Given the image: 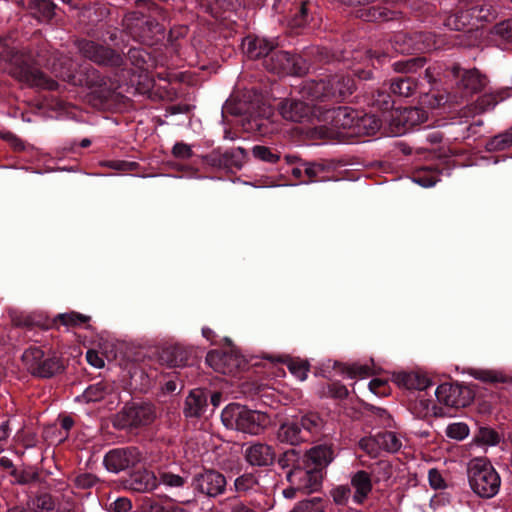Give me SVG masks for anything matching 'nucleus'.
Instances as JSON below:
<instances>
[{"label":"nucleus","instance_id":"bf43d9fd","mask_svg":"<svg viewBox=\"0 0 512 512\" xmlns=\"http://www.w3.org/2000/svg\"><path fill=\"white\" fill-rule=\"evenodd\" d=\"M469 434V428L465 423H452L446 428V435L455 440H463Z\"/></svg>","mask_w":512,"mask_h":512},{"label":"nucleus","instance_id":"c03bdc74","mask_svg":"<svg viewBox=\"0 0 512 512\" xmlns=\"http://www.w3.org/2000/svg\"><path fill=\"white\" fill-rule=\"evenodd\" d=\"M290 512H325V504L321 498L300 501Z\"/></svg>","mask_w":512,"mask_h":512},{"label":"nucleus","instance_id":"79ce46f5","mask_svg":"<svg viewBox=\"0 0 512 512\" xmlns=\"http://www.w3.org/2000/svg\"><path fill=\"white\" fill-rule=\"evenodd\" d=\"M218 505L223 509H229L230 512H257V509L253 504L244 503L236 497H230L219 501Z\"/></svg>","mask_w":512,"mask_h":512},{"label":"nucleus","instance_id":"9d476101","mask_svg":"<svg viewBox=\"0 0 512 512\" xmlns=\"http://www.w3.org/2000/svg\"><path fill=\"white\" fill-rule=\"evenodd\" d=\"M206 362L216 372L228 375L235 374L246 365L244 358L235 351H210Z\"/></svg>","mask_w":512,"mask_h":512},{"label":"nucleus","instance_id":"4d7b16f0","mask_svg":"<svg viewBox=\"0 0 512 512\" xmlns=\"http://www.w3.org/2000/svg\"><path fill=\"white\" fill-rule=\"evenodd\" d=\"M498 103V96L495 94H484L480 96L475 103V112L484 113L493 109Z\"/></svg>","mask_w":512,"mask_h":512},{"label":"nucleus","instance_id":"aec40b11","mask_svg":"<svg viewBox=\"0 0 512 512\" xmlns=\"http://www.w3.org/2000/svg\"><path fill=\"white\" fill-rule=\"evenodd\" d=\"M276 46V41L258 37H248L243 42V49L246 55L251 59H258L261 57H264L265 59L268 58Z\"/></svg>","mask_w":512,"mask_h":512},{"label":"nucleus","instance_id":"5fc2aeb1","mask_svg":"<svg viewBox=\"0 0 512 512\" xmlns=\"http://www.w3.org/2000/svg\"><path fill=\"white\" fill-rule=\"evenodd\" d=\"M372 472L377 481H387L393 475V467L388 461H378L373 465Z\"/></svg>","mask_w":512,"mask_h":512},{"label":"nucleus","instance_id":"f704fd0d","mask_svg":"<svg viewBox=\"0 0 512 512\" xmlns=\"http://www.w3.org/2000/svg\"><path fill=\"white\" fill-rule=\"evenodd\" d=\"M512 146V128L492 137L486 148L488 151H503Z\"/></svg>","mask_w":512,"mask_h":512},{"label":"nucleus","instance_id":"c9c22d12","mask_svg":"<svg viewBox=\"0 0 512 512\" xmlns=\"http://www.w3.org/2000/svg\"><path fill=\"white\" fill-rule=\"evenodd\" d=\"M29 505L35 512H50L55 508V500L49 493H41L33 497Z\"/></svg>","mask_w":512,"mask_h":512},{"label":"nucleus","instance_id":"f03ea898","mask_svg":"<svg viewBox=\"0 0 512 512\" xmlns=\"http://www.w3.org/2000/svg\"><path fill=\"white\" fill-rule=\"evenodd\" d=\"M221 420L228 429L258 435L264 429L266 415L239 404H230L223 409Z\"/></svg>","mask_w":512,"mask_h":512},{"label":"nucleus","instance_id":"9b49d317","mask_svg":"<svg viewBox=\"0 0 512 512\" xmlns=\"http://www.w3.org/2000/svg\"><path fill=\"white\" fill-rule=\"evenodd\" d=\"M321 472L318 469H303L301 467H293L287 473L288 482L296 486V489L303 493H312L317 491L321 486Z\"/></svg>","mask_w":512,"mask_h":512},{"label":"nucleus","instance_id":"b1692460","mask_svg":"<svg viewBox=\"0 0 512 512\" xmlns=\"http://www.w3.org/2000/svg\"><path fill=\"white\" fill-rule=\"evenodd\" d=\"M351 486L354 489L353 502L362 504L372 490L370 475L364 470L357 471L351 477Z\"/></svg>","mask_w":512,"mask_h":512},{"label":"nucleus","instance_id":"a878e982","mask_svg":"<svg viewBox=\"0 0 512 512\" xmlns=\"http://www.w3.org/2000/svg\"><path fill=\"white\" fill-rule=\"evenodd\" d=\"M402 13L400 11L389 10L383 7H369L357 11V17L364 21H392L401 18Z\"/></svg>","mask_w":512,"mask_h":512},{"label":"nucleus","instance_id":"bb28decb","mask_svg":"<svg viewBox=\"0 0 512 512\" xmlns=\"http://www.w3.org/2000/svg\"><path fill=\"white\" fill-rule=\"evenodd\" d=\"M207 404V397L203 390L196 389L190 392L185 400L184 414L186 417H199Z\"/></svg>","mask_w":512,"mask_h":512},{"label":"nucleus","instance_id":"ea45409f","mask_svg":"<svg viewBox=\"0 0 512 512\" xmlns=\"http://www.w3.org/2000/svg\"><path fill=\"white\" fill-rule=\"evenodd\" d=\"M60 323L67 327L81 326L90 320V316L81 314L79 312L70 311L67 313L58 314L56 317Z\"/></svg>","mask_w":512,"mask_h":512},{"label":"nucleus","instance_id":"412c9836","mask_svg":"<svg viewBox=\"0 0 512 512\" xmlns=\"http://www.w3.org/2000/svg\"><path fill=\"white\" fill-rule=\"evenodd\" d=\"M277 439L282 443L298 445L307 441L298 422V417L282 423L277 431Z\"/></svg>","mask_w":512,"mask_h":512},{"label":"nucleus","instance_id":"69168bd1","mask_svg":"<svg viewBox=\"0 0 512 512\" xmlns=\"http://www.w3.org/2000/svg\"><path fill=\"white\" fill-rule=\"evenodd\" d=\"M373 104L380 110L387 111L393 107V100L391 96L384 91H377L373 96Z\"/></svg>","mask_w":512,"mask_h":512},{"label":"nucleus","instance_id":"dca6fc26","mask_svg":"<svg viewBox=\"0 0 512 512\" xmlns=\"http://www.w3.org/2000/svg\"><path fill=\"white\" fill-rule=\"evenodd\" d=\"M279 112L286 120L301 122L312 115L313 108L300 100L285 99L279 105Z\"/></svg>","mask_w":512,"mask_h":512},{"label":"nucleus","instance_id":"3c124183","mask_svg":"<svg viewBox=\"0 0 512 512\" xmlns=\"http://www.w3.org/2000/svg\"><path fill=\"white\" fill-rule=\"evenodd\" d=\"M473 376L475 379L488 383H504L507 381V377L502 372L495 370H476Z\"/></svg>","mask_w":512,"mask_h":512},{"label":"nucleus","instance_id":"c756f323","mask_svg":"<svg viewBox=\"0 0 512 512\" xmlns=\"http://www.w3.org/2000/svg\"><path fill=\"white\" fill-rule=\"evenodd\" d=\"M390 90L400 97H411L418 90V82L411 77H397L390 83Z\"/></svg>","mask_w":512,"mask_h":512},{"label":"nucleus","instance_id":"f257e3e1","mask_svg":"<svg viewBox=\"0 0 512 512\" xmlns=\"http://www.w3.org/2000/svg\"><path fill=\"white\" fill-rule=\"evenodd\" d=\"M467 478L472 491L481 498H492L500 489L501 478L486 458H474L468 462Z\"/></svg>","mask_w":512,"mask_h":512},{"label":"nucleus","instance_id":"6e6d98bb","mask_svg":"<svg viewBox=\"0 0 512 512\" xmlns=\"http://www.w3.org/2000/svg\"><path fill=\"white\" fill-rule=\"evenodd\" d=\"M343 372H345L350 378H366L373 374L370 366L359 363H353L345 366Z\"/></svg>","mask_w":512,"mask_h":512},{"label":"nucleus","instance_id":"4be33fe9","mask_svg":"<svg viewBox=\"0 0 512 512\" xmlns=\"http://www.w3.org/2000/svg\"><path fill=\"white\" fill-rule=\"evenodd\" d=\"M393 381L408 390H425L431 385L430 379L419 372H400L393 375Z\"/></svg>","mask_w":512,"mask_h":512},{"label":"nucleus","instance_id":"09e8293b","mask_svg":"<svg viewBox=\"0 0 512 512\" xmlns=\"http://www.w3.org/2000/svg\"><path fill=\"white\" fill-rule=\"evenodd\" d=\"M107 385L99 382L93 385H90L83 393V398L86 402H96L105 397L107 394Z\"/></svg>","mask_w":512,"mask_h":512},{"label":"nucleus","instance_id":"4468645a","mask_svg":"<svg viewBox=\"0 0 512 512\" xmlns=\"http://www.w3.org/2000/svg\"><path fill=\"white\" fill-rule=\"evenodd\" d=\"M246 156L245 149L238 147L235 149L221 152L220 150H213L205 157L208 164L215 167H237L242 166L243 159Z\"/></svg>","mask_w":512,"mask_h":512},{"label":"nucleus","instance_id":"0eeeda50","mask_svg":"<svg viewBox=\"0 0 512 512\" xmlns=\"http://www.w3.org/2000/svg\"><path fill=\"white\" fill-rule=\"evenodd\" d=\"M10 74L29 86L39 87L47 90H55L58 84L55 80L47 77L42 71L31 67L27 63L16 61L10 69Z\"/></svg>","mask_w":512,"mask_h":512},{"label":"nucleus","instance_id":"e2e57ef3","mask_svg":"<svg viewBox=\"0 0 512 512\" xmlns=\"http://www.w3.org/2000/svg\"><path fill=\"white\" fill-rule=\"evenodd\" d=\"M493 32L505 41H512V19L496 24L493 28Z\"/></svg>","mask_w":512,"mask_h":512},{"label":"nucleus","instance_id":"49530a36","mask_svg":"<svg viewBox=\"0 0 512 512\" xmlns=\"http://www.w3.org/2000/svg\"><path fill=\"white\" fill-rule=\"evenodd\" d=\"M356 126L367 135H374L381 127L380 120L374 115H364L357 120Z\"/></svg>","mask_w":512,"mask_h":512},{"label":"nucleus","instance_id":"72a5a7b5","mask_svg":"<svg viewBox=\"0 0 512 512\" xmlns=\"http://www.w3.org/2000/svg\"><path fill=\"white\" fill-rule=\"evenodd\" d=\"M44 357V352L41 348L31 346L27 348L22 354V362L26 369L34 375L38 366V362Z\"/></svg>","mask_w":512,"mask_h":512},{"label":"nucleus","instance_id":"7ed1b4c3","mask_svg":"<svg viewBox=\"0 0 512 512\" xmlns=\"http://www.w3.org/2000/svg\"><path fill=\"white\" fill-rule=\"evenodd\" d=\"M124 21L130 35L143 44L153 45L163 37L164 29L155 19L133 13Z\"/></svg>","mask_w":512,"mask_h":512},{"label":"nucleus","instance_id":"2eb2a0df","mask_svg":"<svg viewBox=\"0 0 512 512\" xmlns=\"http://www.w3.org/2000/svg\"><path fill=\"white\" fill-rule=\"evenodd\" d=\"M244 457L252 466L265 467L273 464L276 454L270 445L257 442L245 449Z\"/></svg>","mask_w":512,"mask_h":512},{"label":"nucleus","instance_id":"5701e85b","mask_svg":"<svg viewBox=\"0 0 512 512\" xmlns=\"http://www.w3.org/2000/svg\"><path fill=\"white\" fill-rule=\"evenodd\" d=\"M329 87L327 77L318 81L311 80L302 85L300 93L303 98L310 101H327L331 100Z\"/></svg>","mask_w":512,"mask_h":512},{"label":"nucleus","instance_id":"393cba45","mask_svg":"<svg viewBox=\"0 0 512 512\" xmlns=\"http://www.w3.org/2000/svg\"><path fill=\"white\" fill-rule=\"evenodd\" d=\"M306 457L315 466L314 469L321 470L333 461L334 450L332 445L320 444L310 448Z\"/></svg>","mask_w":512,"mask_h":512},{"label":"nucleus","instance_id":"6ab92c4d","mask_svg":"<svg viewBox=\"0 0 512 512\" xmlns=\"http://www.w3.org/2000/svg\"><path fill=\"white\" fill-rule=\"evenodd\" d=\"M158 485V478L154 472L148 470H138L127 480V487L139 493L151 492L155 490Z\"/></svg>","mask_w":512,"mask_h":512},{"label":"nucleus","instance_id":"0e129e2a","mask_svg":"<svg viewBox=\"0 0 512 512\" xmlns=\"http://www.w3.org/2000/svg\"><path fill=\"white\" fill-rule=\"evenodd\" d=\"M467 20L468 17L465 11L461 12L460 14H453L448 16L444 21V25L451 30H461L466 25Z\"/></svg>","mask_w":512,"mask_h":512},{"label":"nucleus","instance_id":"603ef678","mask_svg":"<svg viewBox=\"0 0 512 512\" xmlns=\"http://www.w3.org/2000/svg\"><path fill=\"white\" fill-rule=\"evenodd\" d=\"M287 366L289 371L299 380L303 381L306 379L307 372L309 371V364L307 361L299 359H288Z\"/></svg>","mask_w":512,"mask_h":512},{"label":"nucleus","instance_id":"20e7f679","mask_svg":"<svg viewBox=\"0 0 512 512\" xmlns=\"http://www.w3.org/2000/svg\"><path fill=\"white\" fill-rule=\"evenodd\" d=\"M155 414L148 404H131L124 406L114 417L113 425L117 429L132 430L153 422Z\"/></svg>","mask_w":512,"mask_h":512},{"label":"nucleus","instance_id":"a19ab883","mask_svg":"<svg viewBox=\"0 0 512 512\" xmlns=\"http://www.w3.org/2000/svg\"><path fill=\"white\" fill-rule=\"evenodd\" d=\"M143 509L145 512H190L189 510L178 505L164 504L152 499H147L144 501Z\"/></svg>","mask_w":512,"mask_h":512},{"label":"nucleus","instance_id":"ddd939ff","mask_svg":"<svg viewBox=\"0 0 512 512\" xmlns=\"http://www.w3.org/2000/svg\"><path fill=\"white\" fill-rule=\"evenodd\" d=\"M464 388L458 384L443 383L435 391L439 403L452 408L465 407L468 400L463 396Z\"/></svg>","mask_w":512,"mask_h":512},{"label":"nucleus","instance_id":"e433bc0d","mask_svg":"<svg viewBox=\"0 0 512 512\" xmlns=\"http://www.w3.org/2000/svg\"><path fill=\"white\" fill-rule=\"evenodd\" d=\"M377 434L382 451L395 453L401 448V440L398 438L395 432L382 431Z\"/></svg>","mask_w":512,"mask_h":512},{"label":"nucleus","instance_id":"423d86ee","mask_svg":"<svg viewBox=\"0 0 512 512\" xmlns=\"http://www.w3.org/2000/svg\"><path fill=\"white\" fill-rule=\"evenodd\" d=\"M80 53L87 59L107 66L119 67L122 65V56L114 50L89 40L77 42Z\"/></svg>","mask_w":512,"mask_h":512},{"label":"nucleus","instance_id":"a211bd4d","mask_svg":"<svg viewBox=\"0 0 512 512\" xmlns=\"http://www.w3.org/2000/svg\"><path fill=\"white\" fill-rule=\"evenodd\" d=\"M192 351L181 345H170L162 348L159 361L168 367H182L188 364Z\"/></svg>","mask_w":512,"mask_h":512},{"label":"nucleus","instance_id":"1a4fd4ad","mask_svg":"<svg viewBox=\"0 0 512 512\" xmlns=\"http://www.w3.org/2000/svg\"><path fill=\"white\" fill-rule=\"evenodd\" d=\"M139 451L134 447L116 448L106 453L104 465L106 469L113 473H119L140 462Z\"/></svg>","mask_w":512,"mask_h":512},{"label":"nucleus","instance_id":"473e14b6","mask_svg":"<svg viewBox=\"0 0 512 512\" xmlns=\"http://www.w3.org/2000/svg\"><path fill=\"white\" fill-rule=\"evenodd\" d=\"M467 17L476 22H488L494 19L495 10L488 3L477 4L466 11Z\"/></svg>","mask_w":512,"mask_h":512},{"label":"nucleus","instance_id":"6e6552de","mask_svg":"<svg viewBox=\"0 0 512 512\" xmlns=\"http://www.w3.org/2000/svg\"><path fill=\"white\" fill-rule=\"evenodd\" d=\"M226 485L225 476L213 469L196 474L192 480V487L195 491L213 498L222 495L226 490Z\"/></svg>","mask_w":512,"mask_h":512},{"label":"nucleus","instance_id":"2f4dec72","mask_svg":"<svg viewBox=\"0 0 512 512\" xmlns=\"http://www.w3.org/2000/svg\"><path fill=\"white\" fill-rule=\"evenodd\" d=\"M64 369V365L56 355L49 356L43 360V366H38L34 376L41 378H49Z\"/></svg>","mask_w":512,"mask_h":512},{"label":"nucleus","instance_id":"7c9ffc66","mask_svg":"<svg viewBox=\"0 0 512 512\" xmlns=\"http://www.w3.org/2000/svg\"><path fill=\"white\" fill-rule=\"evenodd\" d=\"M411 410L413 414L420 419L442 416L441 409L434 405L431 400L423 398L422 396L414 401Z\"/></svg>","mask_w":512,"mask_h":512},{"label":"nucleus","instance_id":"58836bf2","mask_svg":"<svg viewBox=\"0 0 512 512\" xmlns=\"http://www.w3.org/2000/svg\"><path fill=\"white\" fill-rule=\"evenodd\" d=\"M426 63L425 58L415 57L397 61L393 64V70L398 73H413L422 68Z\"/></svg>","mask_w":512,"mask_h":512},{"label":"nucleus","instance_id":"680f3d73","mask_svg":"<svg viewBox=\"0 0 512 512\" xmlns=\"http://www.w3.org/2000/svg\"><path fill=\"white\" fill-rule=\"evenodd\" d=\"M304 166V173L311 182L316 179L322 180L323 177L321 175L327 170V167L321 163H305Z\"/></svg>","mask_w":512,"mask_h":512},{"label":"nucleus","instance_id":"cd10ccee","mask_svg":"<svg viewBox=\"0 0 512 512\" xmlns=\"http://www.w3.org/2000/svg\"><path fill=\"white\" fill-rule=\"evenodd\" d=\"M331 123L335 129H350L356 125L353 110L348 107H338L329 112Z\"/></svg>","mask_w":512,"mask_h":512},{"label":"nucleus","instance_id":"f3484780","mask_svg":"<svg viewBox=\"0 0 512 512\" xmlns=\"http://www.w3.org/2000/svg\"><path fill=\"white\" fill-rule=\"evenodd\" d=\"M329 82V95L332 101H342L350 96L355 90L354 80L344 74H336L327 77Z\"/></svg>","mask_w":512,"mask_h":512},{"label":"nucleus","instance_id":"37998d69","mask_svg":"<svg viewBox=\"0 0 512 512\" xmlns=\"http://www.w3.org/2000/svg\"><path fill=\"white\" fill-rule=\"evenodd\" d=\"M414 39L417 52L430 51L438 48L435 36L432 33H415Z\"/></svg>","mask_w":512,"mask_h":512},{"label":"nucleus","instance_id":"a18cd8bd","mask_svg":"<svg viewBox=\"0 0 512 512\" xmlns=\"http://www.w3.org/2000/svg\"><path fill=\"white\" fill-rule=\"evenodd\" d=\"M308 1H301L296 12L289 19L291 28H301L308 23Z\"/></svg>","mask_w":512,"mask_h":512},{"label":"nucleus","instance_id":"864d4df0","mask_svg":"<svg viewBox=\"0 0 512 512\" xmlns=\"http://www.w3.org/2000/svg\"><path fill=\"white\" fill-rule=\"evenodd\" d=\"M158 482L170 488H180L187 482V477L171 472H162L159 475Z\"/></svg>","mask_w":512,"mask_h":512},{"label":"nucleus","instance_id":"c85d7f7f","mask_svg":"<svg viewBox=\"0 0 512 512\" xmlns=\"http://www.w3.org/2000/svg\"><path fill=\"white\" fill-rule=\"evenodd\" d=\"M304 437L319 435L324 428V420L315 412L306 413L298 418Z\"/></svg>","mask_w":512,"mask_h":512},{"label":"nucleus","instance_id":"8fccbe9b","mask_svg":"<svg viewBox=\"0 0 512 512\" xmlns=\"http://www.w3.org/2000/svg\"><path fill=\"white\" fill-rule=\"evenodd\" d=\"M359 448L371 457H377L381 450L378 434L364 437L359 441Z\"/></svg>","mask_w":512,"mask_h":512},{"label":"nucleus","instance_id":"338daca9","mask_svg":"<svg viewBox=\"0 0 512 512\" xmlns=\"http://www.w3.org/2000/svg\"><path fill=\"white\" fill-rule=\"evenodd\" d=\"M172 155L177 159L186 160L193 156V151L190 145L184 142H177L172 148Z\"/></svg>","mask_w":512,"mask_h":512},{"label":"nucleus","instance_id":"774afa93","mask_svg":"<svg viewBox=\"0 0 512 512\" xmlns=\"http://www.w3.org/2000/svg\"><path fill=\"white\" fill-rule=\"evenodd\" d=\"M438 180V177L430 172H421L413 177L415 183L425 188L434 186Z\"/></svg>","mask_w":512,"mask_h":512},{"label":"nucleus","instance_id":"de8ad7c7","mask_svg":"<svg viewBox=\"0 0 512 512\" xmlns=\"http://www.w3.org/2000/svg\"><path fill=\"white\" fill-rule=\"evenodd\" d=\"M258 485V479L253 473H245L234 481L235 490L239 493H246Z\"/></svg>","mask_w":512,"mask_h":512},{"label":"nucleus","instance_id":"39448f33","mask_svg":"<svg viewBox=\"0 0 512 512\" xmlns=\"http://www.w3.org/2000/svg\"><path fill=\"white\" fill-rule=\"evenodd\" d=\"M265 68L279 76L301 75L305 71L302 58L287 51H272L270 56L264 59Z\"/></svg>","mask_w":512,"mask_h":512},{"label":"nucleus","instance_id":"f8f14e48","mask_svg":"<svg viewBox=\"0 0 512 512\" xmlns=\"http://www.w3.org/2000/svg\"><path fill=\"white\" fill-rule=\"evenodd\" d=\"M451 73L454 77H459L457 87L465 95H472L482 91L488 83L487 77L476 68L464 70L461 73V68L458 65H454L451 67Z\"/></svg>","mask_w":512,"mask_h":512},{"label":"nucleus","instance_id":"4c0bfd02","mask_svg":"<svg viewBox=\"0 0 512 512\" xmlns=\"http://www.w3.org/2000/svg\"><path fill=\"white\" fill-rule=\"evenodd\" d=\"M392 46L396 52L402 54L417 52L414 35L397 34L392 41Z\"/></svg>","mask_w":512,"mask_h":512},{"label":"nucleus","instance_id":"052dcab7","mask_svg":"<svg viewBox=\"0 0 512 512\" xmlns=\"http://www.w3.org/2000/svg\"><path fill=\"white\" fill-rule=\"evenodd\" d=\"M331 496L337 505H346L351 497V488L339 485L331 490Z\"/></svg>","mask_w":512,"mask_h":512},{"label":"nucleus","instance_id":"13d9d810","mask_svg":"<svg viewBox=\"0 0 512 512\" xmlns=\"http://www.w3.org/2000/svg\"><path fill=\"white\" fill-rule=\"evenodd\" d=\"M252 154L255 158L268 163H276L280 159V156L273 153L270 148L261 145L254 146Z\"/></svg>","mask_w":512,"mask_h":512}]
</instances>
